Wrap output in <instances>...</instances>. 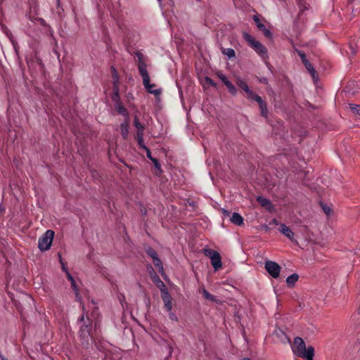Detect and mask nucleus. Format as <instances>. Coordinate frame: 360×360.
<instances>
[{"instance_id":"bb28decb","label":"nucleus","mask_w":360,"mask_h":360,"mask_svg":"<svg viewBox=\"0 0 360 360\" xmlns=\"http://www.w3.org/2000/svg\"><path fill=\"white\" fill-rule=\"evenodd\" d=\"M153 264L158 269V271L160 272H162L163 271V266L162 265V262L158 257H154Z\"/></svg>"},{"instance_id":"72a5a7b5","label":"nucleus","mask_w":360,"mask_h":360,"mask_svg":"<svg viewBox=\"0 0 360 360\" xmlns=\"http://www.w3.org/2000/svg\"><path fill=\"white\" fill-rule=\"evenodd\" d=\"M323 210L324 211V212L327 214V215H329L331 212V210L329 207L325 205V206H323Z\"/></svg>"},{"instance_id":"f03ea898","label":"nucleus","mask_w":360,"mask_h":360,"mask_svg":"<svg viewBox=\"0 0 360 360\" xmlns=\"http://www.w3.org/2000/svg\"><path fill=\"white\" fill-rule=\"evenodd\" d=\"M134 60L138 66V70L143 79V84L147 85L149 74L147 70L148 58L140 51H137L134 56Z\"/></svg>"},{"instance_id":"9d476101","label":"nucleus","mask_w":360,"mask_h":360,"mask_svg":"<svg viewBox=\"0 0 360 360\" xmlns=\"http://www.w3.org/2000/svg\"><path fill=\"white\" fill-rule=\"evenodd\" d=\"M279 231L282 233L283 235H285L291 241H295L294 239V233L288 226H287L284 224H280Z\"/></svg>"},{"instance_id":"7c9ffc66","label":"nucleus","mask_w":360,"mask_h":360,"mask_svg":"<svg viewBox=\"0 0 360 360\" xmlns=\"http://www.w3.org/2000/svg\"><path fill=\"white\" fill-rule=\"evenodd\" d=\"M217 76L221 79V81L224 83V85L229 81L228 79V78L224 74H222L221 72H218Z\"/></svg>"},{"instance_id":"4be33fe9","label":"nucleus","mask_w":360,"mask_h":360,"mask_svg":"<svg viewBox=\"0 0 360 360\" xmlns=\"http://www.w3.org/2000/svg\"><path fill=\"white\" fill-rule=\"evenodd\" d=\"M257 103L259 105V108H260V110H261V115L263 117H266L267 116V114H268V110H267V108H266V105L265 103L262 99L261 102H258Z\"/></svg>"},{"instance_id":"2eb2a0df","label":"nucleus","mask_w":360,"mask_h":360,"mask_svg":"<svg viewBox=\"0 0 360 360\" xmlns=\"http://www.w3.org/2000/svg\"><path fill=\"white\" fill-rule=\"evenodd\" d=\"M81 337L84 339L88 340L91 337V330L87 325L81 327Z\"/></svg>"},{"instance_id":"58836bf2","label":"nucleus","mask_w":360,"mask_h":360,"mask_svg":"<svg viewBox=\"0 0 360 360\" xmlns=\"http://www.w3.org/2000/svg\"><path fill=\"white\" fill-rule=\"evenodd\" d=\"M271 224L276 225V226L280 225L278 221L276 219H272V221H271Z\"/></svg>"},{"instance_id":"9b49d317","label":"nucleus","mask_w":360,"mask_h":360,"mask_svg":"<svg viewBox=\"0 0 360 360\" xmlns=\"http://www.w3.org/2000/svg\"><path fill=\"white\" fill-rule=\"evenodd\" d=\"M147 91L150 94H154L155 96H159L161 94V89H155V84L150 83V76L148 77V82L147 85H143Z\"/></svg>"},{"instance_id":"ddd939ff","label":"nucleus","mask_w":360,"mask_h":360,"mask_svg":"<svg viewBox=\"0 0 360 360\" xmlns=\"http://www.w3.org/2000/svg\"><path fill=\"white\" fill-rule=\"evenodd\" d=\"M62 268H63V270L67 273L68 278L71 282V285L75 292L76 297L79 300V295H78V290L76 287L75 281L74 280L73 277L68 272L67 269L65 268V266L64 265H63Z\"/></svg>"},{"instance_id":"4468645a","label":"nucleus","mask_w":360,"mask_h":360,"mask_svg":"<svg viewBox=\"0 0 360 360\" xmlns=\"http://www.w3.org/2000/svg\"><path fill=\"white\" fill-rule=\"evenodd\" d=\"M231 221L236 225L240 226L243 224V218L239 214L234 212L231 217Z\"/></svg>"},{"instance_id":"7ed1b4c3","label":"nucleus","mask_w":360,"mask_h":360,"mask_svg":"<svg viewBox=\"0 0 360 360\" xmlns=\"http://www.w3.org/2000/svg\"><path fill=\"white\" fill-rule=\"evenodd\" d=\"M54 237V232L47 230L45 233L39 238L38 247L41 251L48 250L52 244Z\"/></svg>"},{"instance_id":"b1692460","label":"nucleus","mask_w":360,"mask_h":360,"mask_svg":"<svg viewBox=\"0 0 360 360\" xmlns=\"http://www.w3.org/2000/svg\"><path fill=\"white\" fill-rule=\"evenodd\" d=\"M201 292H202L204 297L206 300H210L212 302H217L216 297L214 295H212V294H210L209 292H207L205 288H202Z\"/></svg>"},{"instance_id":"a19ab883","label":"nucleus","mask_w":360,"mask_h":360,"mask_svg":"<svg viewBox=\"0 0 360 360\" xmlns=\"http://www.w3.org/2000/svg\"><path fill=\"white\" fill-rule=\"evenodd\" d=\"M84 316L81 317V319H79L80 321H84Z\"/></svg>"},{"instance_id":"2f4dec72","label":"nucleus","mask_w":360,"mask_h":360,"mask_svg":"<svg viewBox=\"0 0 360 360\" xmlns=\"http://www.w3.org/2000/svg\"><path fill=\"white\" fill-rule=\"evenodd\" d=\"M205 82L209 84V85H211V86H216V84L213 82V80L212 79H210V77H205Z\"/></svg>"},{"instance_id":"6ab92c4d","label":"nucleus","mask_w":360,"mask_h":360,"mask_svg":"<svg viewBox=\"0 0 360 360\" xmlns=\"http://www.w3.org/2000/svg\"><path fill=\"white\" fill-rule=\"evenodd\" d=\"M257 200L262 207L269 208L271 206V202L267 198L259 196L257 197Z\"/></svg>"},{"instance_id":"a211bd4d","label":"nucleus","mask_w":360,"mask_h":360,"mask_svg":"<svg viewBox=\"0 0 360 360\" xmlns=\"http://www.w3.org/2000/svg\"><path fill=\"white\" fill-rule=\"evenodd\" d=\"M128 122H123L120 125L121 134L124 139H127L129 134Z\"/></svg>"},{"instance_id":"ea45409f","label":"nucleus","mask_w":360,"mask_h":360,"mask_svg":"<svg viewBox=\"0 0 360 360\" xmlns=\"http://www.w3.org/2000/svg\"><path fill=\"white\" fill-rule=\"evenodd\" d=\"M12 44H13V46H14V48H15V49L16 50V46H15V43H14V41H13V40H12Z\"/></svg>"},{"instance_id":"4c0bfd02","label":"nucleus","mask_w":360,"mask_h":360,"mask_svg":"<svg viewBox=\"0 0 360 360\" xmlns=\"http://www.w3.org/2000/svg\"><path fill=\"white\" fill-rule=\"evenodd\" d=\"M143 148L147 151V157L151 160V158H153L151 157V154H150L149 149L147 148L146 146Z\"/></svg>"},{"instance_id":"39448f33","label":"nucleus","mask_w":360,"mask_h":360,"mask_svg":"<svg viewBox=\"0 0 360 360\" xmlns=\"http://www.w3.org/2000/svg\"><path fill=\"white\" fill-rule=\"evenodd\" d=\"M134 124L136 129V139L138 141V143L140 147L145 148L144 141H143L144 126L139 122V121L138 120L136 117L134 119Z\"/></svg>"},{"instance_id":"a878e982","label":"nucleus","mask_w":360,"mask_h":360,"mask_svg":"<svg viewBox=\"0 0 360 360\" xmlns=\"http://www.w3.org/2000/svg\"><path fill=\"white\" fill-rule=\"evenodd\" d=\"M157 285L160 290L161 295H164L165 292H169L164 283L159 278L157 281Z\"/></svg>"},{"instance_id":"6e6552de","label":"nucleus","mask_w":360,"mask_h":360,"mask_svg":"<svg viewBox=\"0 0 360 360\" xmlns=\"http://www.w3.org/2000/svg\"><path fill=\"white\" fill-rule=\"evenodd\" d=\"M243 37L245 41L248 43L249 46H251L255 51L259 48L262 44L257 41L252 36L248 33H244Z\"/></svg>"},{"instance_id":"f704fd0d","label":"nucleus","mask_w":360,"mask_h":360,"mask_svg":"<svg viewBox=\"0 0 360 360\" xmlns=\"http://www.w3.org/2000/svg\"><path fill=\"white\" fill-rule=\"evenodd\" d=\"M299 55H300V56L303 63H305L306 61H307V60L306 58V56H305V55L303 53L300 52Z\"/></svg>"},{"instance_id":"f8f14e48","label":"nucleus","mask_w":360,"mask_h":360,"mask_svg":"<svg viewBox=\"0 0 360 360\" xmlns=\"http://www.w3.org/2000/svg\"><path fill=\"white\" fill-rule=\"evenodd\" d=\"M254 20L256 22V25L259 30H261L265 37L269 38L271 37V32L263 25L259 20V18L256 16L254 17Z\"/></svg>"},{"instance_id":"f3484780","label":"nucleus","mask_w":360,"mask_h":360,"mask_svg":"<svg viewBox=\"0 0 360 360\" xmlns=\"http://www.w3.org/2000/svg\"><path fill=\"white\" fill-rule=\"evenodd\" d=\"M236 83L245 93L250 89L247 83L239 77L236 79Z\"/></svg>"},{"instance_id":"473e14b6","label":"nucleus","mask_w":360,"mask_h":360,"mask_svg":"<svg viewBox=\"0 0 360 360\" xmlns=\"http://www.w3.org/2000/svg\"><path fill=\"white\" fill-rule=\"evenodd\" d=\"M151 160L153 161V162L154 163L155 165V167L157 169L160 170V164L158 163L157 159L155 158H151Z\"/></svg>"},{"instance_id":"c9c22d12","label":"nucleus","mask_w":360,"mask_h":360,"mask_svg":"<svg viewBox=\"0 0 360 360\" xmlns=\"http://www.w3.org/2000/svg\"><path fill=\"white\" fill-rule=\"evenodd\" d=\"M148 254L153 258V259H154V257H157V254L154 250H150Z\"/></svg>"},{"instance_id":"20e7f679","label":"nucleus","mask_w":360,"mask_h":360,"mask_svg":"<svg viewBox=\"0 0 360 360\" xmlns=\"http://www.w3.org/2000/svg\"><path fill=\"white\" fill-rule=\"evenodd\" d=\"M204 253L207 257L210 258L212 265L215 270H218L221 267V256L219 252L211 249H205Z\"/></svg>"},{"instance_id":"c03bdc74","label":"nucleus","mask_w":360,"mask_h":360,"mask_svg":"<svg viewBox=\"0 0 360 360\" xmlns=\"http://www.w3.org/2000/svg\"><path fill=\"white\" fill-rule=\"evenodd\" d=\"M159 1H160V0H158Z\"/></svg>"},{"instance_id":"423d86ee","label":"nucleus","mask_w":360,"mask_h":360,"mask_svg":"<svg viewBox=\"0 0 360 360\" xmlns=\"http://www.w3.org/2000/svg\"><path fill=\"white\" fill-rule=\"evenodd\" d=\"M265 269L272 277L277 278L279 276L281 266L276 262L270 260L266 261Z\"/></svg>"},{"instance_id":"412c9836","label":"nucleus","mask_w":360,"mask_h":360,"mask_svg":"<svg viewBox=\"0 0 360 360\" xmlns=\"http://www.w3.org/2000/svg\"><path fill=\"white\" fill-rule=\"evenodd\" d=\"M255 51L260 56L261 58L265 59L267 57L266 49L262 44Z\"/></svg>"},{"instance_id":"c756f323","label":"nucleus","mask_w":360,"mask_h":360,"mask_svg":"<svg viewBox=\"0 0 360 360\" xmlns=\"http://www.w3.org/2000/svg\"><path fill=\"white\" fill-rule=\"evenodd\" d=\"M223 53L226 55L229 58H233L235 56V51L232 49H226L223 51Z\"/></svg>"},{"instance_id":"dca6fc26","label":"nucleus","mask_w":360,"mask_h":360,"mask_svg":"<svg viewBox=\"0 0 360 360\" xmlns=\"http://www.w3.org/2000/svg\"><path fill=\"white\" fill-rule=\"evenodd\" d=\"M246 96L248 98L255 101L257 103L261 102V100L262 99L260 96L257 95L255 92H253L252 90L249 89L246 93Z\"/></svg>"},{"instance_id":"0eeeda50","label":"nucleus","mask_w":360,"mask_h":360,"mask_svg":"<svg viewBox=\"0 0 360 360\" xmlns=\"http://www.w3.org/2000/svg\"><path fill=\"white\" fill-rule=\"evenodd\" d=\"M112 83H113V100L115 101L118 98V94H119V77L117 75V73L114 68H112Z\"/></svg>"},{"instance_id":"c85d7f7f","label":"nucleus","mask_w":360,"mask_h":360,"mask_svg":"<svg viewBox=\"0 0 360 360\" xmlns=\"http://www.w3.org/2000/svg\"><path fill=\"white\" fill-rule=\"evenodd\" d=\"M167 312L168 313V316L170 320L176 322L178 321V316L176 313L172 311V309H171V311H167Z\"/></svg>"},{"instance_id":"cd10ccee","label":"nucleus","mask_w":360,"mask_h":360,"mask_svg":"<svg viewBox=\"0 0 360 360\" xmlns=\"http://www.w3.org/2000/svg\"><path fill=\"white\" fill-rule=\"evenodd\" d=\"M349 109L353 113L359 115L360 116V105L350 104Z\"/></svg>"},{"instance_id":"5701e85b","label":"nucleus","mask_w":360,"mask_h":360,"mask_svg":"<svg viewBox=\"0 0 360 360\" xmlns=\"http://www.w3.org/2000/svg\"><path fill=\"white\" fill-rule=\"evenodd\" d=\"M305 68L307 70L311 73V77L314 79L316 78V71L314 69L312 65L307 60L305 63H304Z\"/></svg>"},{"instance_id":"37998d69","label":"nucleus","mask_w":360,"mask_h":360,"mask_svg":"<svg viewBox=\"0 0 360 360\" xmlns=\"http://www.w3.org/2000/svg\"><path fill=\"white\" fill-rule=\"evenodd\" d=\"M351 49H352V53H354V51L353 50V49L352 47H350Z\"/></svg>"},{"instance_id":"aec40b11","label":"nucleus","mask_w":360,"mask_h":360,"mask_svg":"<svg viewBox=\"0 0 360 360\" xmlns=\"http://www.w3.org/2000/svg\"><path fill=\"white\" fill-rule=\"evenodd\" d=\"M298 275L293 274L289 276L286 279V283L288 285H293L298 280Z\"/></svg>"},{"instance_id":"f257e3e1","label":"nucleus","mask_w":360,"mask_h":360,"mask_svg":"<svg viewBox=\"0 0 360 360\" xmlns=\"http://www.w3.org/2000/svg\"><path fill=\"white\" fill-rule=\"evenodd\" d=\"M291 349L293 354L297 356L302 357L306 360L314 359V348L312 346L306 347L304 340L300 337L294 338Z\"/></svg>"},{"instance_id":"79ce46f5","label":"nucleus","mask_w":360,"mask_h":360,"mask_svg":"<svg viewBox=\"0 0 360 360\" xmlns=\"http://www.w3.org/2000/svg\"><path fill=\"white\" fill-rule=\"evenodd\" d=\"M224 214H229V212H228L227 211H226V210H224Z\"/></svg>"},{"instance_id":"1a4fd4ad","label":"nucleus","mask_w":360,"mask_h":360,"mask_svg":"<svg viewBox=\"0 0 360 360\" xmlns=\"http://www.w3.org/2000/svg\"><path fill=\"white\" fill-rule=\"evenodd\" d=\"M162 300L164 302V307L166 311H171L173 307L172 297L169 292H165L164 295H161Z\"/></svg>"},{"instance_id":"e433bc0d","label":"nucleus","mask_w":360,"mask_h":360,"mask_svg":"<svg viewBox=\"0 0 360 360\" xmlns=\"http://www.w3.org/2000/svg\"><path fill=\"white\" fill-rule=\"evenodd\" d=\"M118 111H119V112H120V113H121V114H124V113H125V112H126V110H125V108H123V107H120H120H118Z\"/></svg>"},{"instance_id":"393cba45","label":"nucleus","mask_w":360,"mask_h":360,"mask_svg":"<svg viewBox=\"0 0 360 360\" xmlns=\"http://www.w3.org/2000/svg\"><path fill=\"white\" fill-rule=\"evenodd\" d=\"M225 86H226V88L228 89L229 91L232 94V95H236V93H237V89L236 88V86L230 82L229 81L226 84Z\"/></svg>"}]
</instances>
